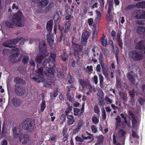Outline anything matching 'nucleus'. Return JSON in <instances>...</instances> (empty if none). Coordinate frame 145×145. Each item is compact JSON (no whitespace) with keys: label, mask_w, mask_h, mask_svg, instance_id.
<instances>
[{"label":"nucleus","mask_w":145,"mask_h":145,"mask_svg":"<svg viewBox=\"0 0 145 145\" xmlns=\"http://www.w3.org/2000/svg\"><path fill=\"white\" fill-rule=\"evenodd\" d=\"M145 8V1L140 2L137 3L136 5H130L127 7L125 9H131L135 8Z\"/></svg>","instance_id":"f8f14e48"},{"label":"nucleus","mask_w":145,"mask_h":145,"mask_svg":"<svg viewBox=\"0 0 145 145\" xmlns=\"http://www.w3.org/2000/svg\"><path fill=\"white\" fill-rule=\"evenodd\" d=\"M137 32L139 35H145V27L142 26H138L137 29Z\"/></svg>","instance_id":"5701e85b"},{"label":"nucleus","mask_w":145,"mask_h":145,"mask_svg":"<svg viewBox=\"0 0 145 145\" xmlns=\"http://www.w3.org/2000/svg\"><path fill=\"white\" fill-rule=\"evenodd\" d=\"M23 17L22 12L19 10L13 15L11 20L17 26L22 27L24 25L25 22V20L23 18Z\"/></svg>","instance_id":"f03ea898"},{"label":"nucleus","mask_w":145,"mask_h":145,"mask_svg":"<svg viewBox=\"0 0 145 145\" xmlns=\"http://www.w3.org/2000/svg\"><path fill=\"white\" fill-rule=\"evenodd\" d=\"M116 121L117 122L116 123V126H117L119 125V124L121 122V119L120 117L119 116H118L116 118Z\"/></svg>","instance_id":"6e6d98bb"},{"label":"nucleus","mask_w":145,"mask_h":145,"mask_svg":"<svg viewBox=\"0 0 145 145\" xmlns=\"http://www.w3.org/2000/svg\"><path fill=\"white\" fill-rule=\"evenodd\" d=\"M102 116L103 120H105L106 118V114L104 109L102 110Z\"/></svg>","instance_id":"13d9d810"},{"label":"nucleus","mask_w":145,"mask_h":145,"mask_svg":"<svg viewBox=\"0 0 145 145\" xmlns=\"http://www.w3.org/2000/svg\"><path fill=\"white\" fill-rule=\"evenodd\" d=\"M75 139L76 141L81 142H83L84 140L82 138L78 136H76L75 138Z\"/></svg>","instance_id":"bf43d9fd"},{"label":"nucleus","mask_w":145,"mask_h":145,"mask_svg":"<svg viewBox=\"0 0 145 145\" xmlns=\"http://www.w3.org/2000/svg\"><path fill=\"white\" fill-rule=\"evenodd\" d=\"M71 24L70 21H67L66 22L64 25L65 29L63 31L64 33L66 34H67L68 31L70 29Z\"/></svg>","instance_id":"4be33fe9"},{"label":"nucleus","mask_w":145,"mask_h":145,"mask_svg":"<svg viewBox=\"0 0 145 145\" xmlns=\"http://www.w3.org/2000/svg\"><path fill=\"white\" fill-rule=\"evenodd\" d=\"M29 59L28 56H24L22 60V62L24 65H27L28 63Z\"/></svg>","instance_id":"e433bc0d"},{"label":"nucleus","mask_w":145,"mask_h":145,"mask_svg":"<svg viewBox=\"0 0 145 145\" xmlns=\"http://www.w3.org/2000/svg\"><path fill=\"white\" fill-rule=\"evenodd\" d=\"M43 65L44 67L47 69L53 68L55 66L54 63L48 59H46L44 60Z\"/></svg>","instance_id":"ddd939ff"},{"label":"nucleus","mask_w":145,"mask_h":145,"mask_svg":"<svg viewBox=\"0 0 145 145\" xmlns=\"http://www.w3.org/2000/svg\"><path fill=\"white\" fill-rule=\"evenodd\" d=\"M21 41L20 42L21 44H24V39L23 38L18 37L17 38L12 40H7V41L3 42L2 43V45L4 47H9L10 48H12L15 46L14 45L19 42Z\"/></svg>","instance_id":"39448f33"},{"label":"nucleus","mask_w":145,"mask_h":145,"mask_svg":"<svg viewBox=\"0 0 145 145\" xmlns=\"http://www.w3.org/2000/svg\"><path fill=\"white\" fill-rule=\"evenodd\" d=\"M90 35V33L88 31H84L82 33L81 41L82 44L83 46L86 45Z\"/></svg>","instance_id":"1a4fd4ad"},{"label":"nucleus","mask_w":145,"mask_h":145,"mask_svg":"<svg viewBox=\"0 0 145 145\" xmlns=\"http://www.w3.org/2000/svg\"><path fill=\"white\" fill-rule=\"evenodd\" d=\"M14 23L13 22H5V25L8 28H13L14 26Z\"/></svg>","instance_id":"72a5a7b5"},{"label":"nucleus","mask_w":145,"mask_h":145,"mask_svg":"<svg viewBox=\"0 0 145 145\" xmlns=\"http://www.w3.org/2000/svg\"><path fill=\"white\" fill-rule=\"evenodd\" d=\"M39 51L40 54H39L37 56L35 59V61L37 63L40 64L42 62V60L44 57L48 56L49 53L47 52L46 47V46L45 41L42 40L40 41L39 45Z\"/></svg>","instance_id":"f257e3e1"},{"label":"nucleus","mask_w":145,"mask_h":145,"mask_svg":"<svg viewBox=\"0 0 145 145\" xmlns=\"http://www.w3.org/2000/svg\"><path fill=\"white\" fill-rule=\"evenodd\" d=\"M47 40L49 45L52 46L54 41L53 35L49 33L47 35Z\"/></svg>","instance_id":"6ab92c4d"},{"label":"nucleus","mask_w":145,"mask_h":145,"mask_svg":"<svg viewBox=\"0 0 145 145\" xmlns=\"http://www.w3.org/2000/svg\"><path fill=\"white\" fill-rule=\"evenodd\" d=\"M23 80L19 77H17L15 78L14 81L17 84H22L23 82Z\"/></svg>","instance_id":"37998d69"},{"label":"nucleus","mask_w":145,"mask_h":145,"mask_svg":"<svg viewBox=\"0 0 145 145\" xmlns=\"http://www.w3.org/2000/svg\"><path fill=\"white\" fill-rule=\"evenodd\" d=\"M96 138L97 139V142L99 144H102L103 143L104 140V137L102 135L97 136Z\"/></svg>","instance_id":"473e14b6"},{"label":"nucleus","mask_w":145,"mask_h":145,"mask_svg":"<svg viewBox=\"0 0 145 145\" xmlns=\"http://www.w3.org/2000/svg\"><path fill=\"white\" fill-rule=\"evenodd\" d=\"M21 125L24 130L31 132L33 130V126L30 118H26L21 123Z\"/></svg>","instance_id":"423d86ee"},{"label":"nucleus","mask_w":145,"mask_h":145,"mask_svg":"<svg viewBox=\"0 0 145 145\" xmlns=\"http://www.w3.org/2000/svg\"><path fill=\"white\" fill-rule=\"evenodd\" d=\"M67 129L65 127H64L62 131V134L63 137V140L64 142L67 140L68 138V134L67 133Z\"/></svg>","instance_id":"393cba45"},{"label":"nucleus","mask_w":145,"mask_h":145,"mask_svg":"<svg viewBox=\"0 0 145 145\" xmlns=\"http://www.w3.org/2000/svg\"><path fill=\"white\" fill-rule=\"evenodd\" d=\"M60 16L57 12L55 13L54 17V19L55 21H57L59 18Z\"/></svg>","instance_id":"4d7b16f0"},{"label":"nucleus","mask_w":145,"mask_h":145,"mask_svg":"<svg viewBox=\"0 0 145 145\" xmlns=\"http://www.w3.org/2000/svg\"><path fill=\"white\" fill-rule=\"evenodd\" d=\"M66 116L67 119V124L68 126H70L74 123L75 120L74 119V116L72 115Z\"/></svg>","instance_id":"a211bd4d"},{"label":"nucleus","mask_w":145,"mask_h":145,"mask_svg":"<svg viewBox=\"0 0 145 145\" xmlns=\"http://www.w3.org/2000/svg\"><path fill=\"white\" fill-rule=\"evenodd\" d=\"M129 95L130 97L132 98H134L135 95V91L134 90H132L129 91Z\"/></svg>","instance_id":"864d4df0"},{"label":"nucleus","mask_w":145,"mask_h":145,"mask_svg":"<svg viewBox=\"0 0 145 145\" xmlns=\"http://www.w3.org/2000/svg\"><path fill=\"white\" fill-rule=\"evenodd\" d=\"M48 2L47 0H44L40 2H39L38 4L41 7H43L47 5Z\"/></svg>","instance_id":"58836bf2"},{"label":"nucleus","mask_w":145,"mask_h":145,"mask_svg":"<svg viewBox=\"0 0 145 145\" xmlns=\"http://www.w3.org/2000/svg\"><path fill=\"white\" fill-rule=\"evenodd\" d=\"M94 111L95 113L97 114H99L100 113V111L97 105H95L94 107Z\"/></svg>","instance_id":"a18cd8bd"},{"label":"nucleus","mask_w":145,"mask_h":145,"mask_svg":"<svg viewBox=\"0 0 145 145\" xmlns=\"http://www.w3.org/2000/svg\"><path fill=\"white\" fill-rule=\"evenodd\" d=\"M55 71L53 68H50L46 69L44 71V73L46 76L49 78L52 77L54 76V72Z\"/></svg>","instance_id":"dca6fc26"},{"label":"nucleus","mask_w":145,"mask_h":145,"mask_svg":"<svg viewBox=\"0 0 145 145\" xmlns=\"http://www.w3.org/2000/svg\"><path fill=\"white\" fill-rule=\"evenodd\" d=\"M105 36L104 35H103V37L101 39V43L102 45L104 46H106L107 44V41L106 39H105Z\"/></svg>","instance_id":"f704fd0d"},{"label":"nucleus","mask_w":145,"mask_h":145,"mask_svg":"<svg viewBox=\"0 0 145 145\" xmlns=\"http://www.w3.org/2000/svg\"><path fill=\"white\" fill-rule=\"evenodd\" d=\"M83 121L81 120H80L78 121L77 127L80 129L81 127L83 125Z\"/></svg>","instance_id":"de8ad7c7"},{"label":"nucleus","mask_w":145,"mask_h":145,"mask_svg":"<svg viewBox=\"0 0 145 145\" xmlns=\"http://www.w3.org/2000/svg\"><path fill=\"white\" fill-rule=\"evenodd\" d=\"M67 97L69 101L71 103H72L74 102V95H70L67 96Z\"/></svg>","instance_id":"c03bdc74"},{"label":"nucleus","mask_w":145,"mask_h":145,"mask_svg":"<svg viewBox=\"0 0 145 145\" xmlns=\"http://www.w3.org/2000/svg\"><path fill=\"white\" fill-rule=\"evenodd\" d=\"M135 18L138 19H145V11L141 10H136L135 11Z\"/></svg>","instance_id":"9d476101"},{"label":"nucleus","mask_w":145,"mask_h":145,"mask_svg":"<svg viewBox=\"0 0 145 145\" xmlns=\"http://www.w3.org/2000/svg\"><path fill=\"white\" fill-rule=\"evenodd\" d=\"M56 56V55L55 54L52 53L50 56L49 57L48 59H50L54 63L55 61Z\"/></svg>","instance_id":"a19ab883"},{"label":"nucleus","mask_w":145,"mask_h":145,"mask_svg":"<svg viewBox=\"0 0 145 145\" xmlns=\"http://www.w3.org/2000/svg\"><path fill=\"white\" fill-rule=\"evenodd\" d=\"M71 47L74 50V56H78L79 53L82 52L83 46L74 43L72 40L71 41Z\"/></svg>","instance_id":"0eeeda50"},{"label":"nucleus","mask_w":145,"mask_h":145,"mask_svg":"<svg viewBox=\"0 0 145 145\" xmlns=\"http://www.w3.org/2000/svg\"><path fill=\"white\" fill-rule=\"evenodd\" d=\"M19 54V52H16L12 54L11 57H13V59L15 60L16 58L18 56Z\"/></svg>","instance_id":"69168bd1"},{"label":"nucleus","mask_w":145,"mask_h":145,"mask_svg":"<svg viewBox=\"0 0 145 145\" xmlns=\"http://www.w3.org/2000/svg\"><path fill=\"white\" fill-rule=\"evenodd\" d=\"M129 58L134 61H138L142 60L144 56L143 51L134 50L129 52L128 53Z\"/></svg>","instance_id":"7ed1b4c3"},{"label":"nucleus","mask_w":145,"mask_h":145,"mask_svg":"<svg viewBox=\"0 0 145 145\" xmlns=\"http://www.w3.org/2000/svg\"><path fill=\"white\" fill-rule=\"evenodd\" d=\"M65 71H64L63 69H61L59 72V75H60L61 76V77L62 78H64V74L65 73Z\"/></svg>","instance_id":"3c124183"},{"label":"nucleus","mask_w":145,"mask_h":145,"mask_svg":"<svg viewBox=\"0 0 145 145\" xmlns=\"http://www.w3.org/2000/svg\"><path fill=\"white\" fill-rule=\"evenodd\" d=\"M78 80L83 89H87L88 88L89 86L90 85L88 84H87L84 80L79 78L78 79Z\"/></svg>","instance_id":"412c9836"},{"label":"nucleus","mask_w":145,"mask_h":145,"mask_svg":"<svg viewBox=\"0 0 145 145\" xmlns=\"http://www.w3.org/2000/svg\"><path fill=\"white\" fill-rule=\"evenodd\" d=\"M112 10H108L106 16V20L108 22H111L113 18Z\"/></svg>","instance_id":"aec40b11"},{"label":"nucleus","mask_w":145,"mask_h":145,"mask_svg":"<svg viewBox=\"0 0 145 145\" xmlns=\"http://www.w3.org/2000/svg\"><path fill=\"white\" fill-rule=\"evenodd\" d=\"M91 128L93 133H96L97 131V129L95 125H92L91 126Z\"/></svg>","instance_id":"8fccbe9b"},{"label":"nucleus","mask_w":145,"mask_h":145,"mask_svg":"<svg viewBox=\"0 0 145 145\" xmlns=\"http://www.w3.org/2000/svg\"><path fill=\"white\" fill-rule=\"evenodd\" d=\"M99 63H102L103 62L104 57L103 55L101 52L99 54Z\"/></svg>","instance_id":"49530a36"},{"label":"nucleus","mask_w":145,"mask_h":145,"mask_svg":"<svg viewBox=\"0 0 145 145\" xmlns=\"http://www.w3.org/2000/svg\"><path fill=\"white\" fill-rule=\"evenodd\" d=\"M54 82L53 79H45L43 81L44 86L46 87H48L50 86Z\"/></svg>","instance_id":"f3484780"},{"label":"nucleus","mask_w":145,"mask_h":145,"mask_svg":"<svg viewBox=\"0 0 145 145\" xmlns=\"http://www.w3.org/2000/svg\"><path fill=\"white\" fill-rule=\"evenodd\" d=\"M13 135L15 138L18 137L19 136V134L17 132V129L16 127H14L12 128Z\"/></svg>","instance_id":"4c0bfd02"},{"label":"nucleus","mask_w":145,"mask_h":145,"mask_svg":"<svg viewBox=\"0 0 145 145\" xmlns=\"http://www.w3.org/2000/svg\"><path fill=\"white\" fill-rule=\"evenodd\" d=\"M46 107V102L45 101H43L41 103L40 106V110L41 112H43Z\"/></svg>","instance_id":"79ce46f5"},{"label":"nucleus","mask_w":145,"mask_h":145,"mask_svg":"<svg viewBox=\"0 0 145 145\" xmlns=\"http://www.w3.org/2000/svg\"><path fill=\"white\" fill-rule=\"evenodd\" d=\"M116 139V137L114 135H113V143L114 145H115L117 144V141Z\"/></svg>","instance_id":"0e129e2a"},{"label":"nucleus","mask_w":145,"mask_h":145,"mask_svg":"<svg viewBox=\"0 0 145 145\" xmlns=\"http://www.w3.org/2000/svg\"><path fill=\"white\" fill-rule=\"evenodd\" d=\"M62 60L65 61L67 60L68 58V54L66 52H64L60 56Z\"/></svg>","instance_id":"7c9ffc66"},{"label":"nucleus","mask_w":145,"mask_h":145,"mask_svg":"<svg viewBox=\"0 0 145 145\" xmlns=\"http://www.w3.org/2000/svg\"><path fill=\"white\" fill-rule=\"evenodd\" d=\"M61 33V35L59 37V42H61L62 40H65L66 36H67L66 33H65L63 32V33Z\"/></svg>","instance_id":"ea45409f"},{"label":"nucleus","mask_w":145,"mask_h":145,"mask_svg":"<svg viewBox=\"0 0 145 145\" xmlns=\"http://www.w3.org/2000/svg\"><path fill=\"white\" fill-rule=\"evenodd\" d=\"M92 121L95 124L98 123L99 122V119L96 116H93L92 118Z\"/></svg>","instance_id":"603ef678"},{"label":"nucleus","mask_w":145,"mask_h":145,"mask_svg":"<svg viewBox=\"0 0 145 145\" xmlns=\"http://www.w3.org/2000/svg\"><path fill=\"white\" fill-rule=\"evenodd\" d=\"M43 68L40 67L36 70V73H32L30 74V78L34 81L40 82L43 81Z\"/></svg>","instance_id":"20e7f679"},{"label":"nucleus","mask_w":145,"mask_h":145,"mask_svg":"<svg viewBox=\"0 0 145 145\" xmlns=\"http://www.w3.org/2000/svg\"><path fill=\"white\" fill-rule=\"evenodd\" d=\"M100 81L99 86L100 87L103 88H104V77L102 75L100 74H98Z\"/></svg>","instance_id":"bb28decb"},{"label":"nucleus","mask_w":145,"mask_h":145,"mask_svg":"<svg viewBox=\"0 0 145 145\" xmlns=\"http://www.w3.org/2000/svg\"><path fill=\"white\" fill-rule=\"evenodd\" d=\"M19 138L20 142L22 144H26L29 140V136L27 134H21Z\"/></svg>","instance_id":"9b49d317"},{"label":"nucleus","mask_w":145,"mask_h":145,"mask_svg":"<svg viewBox=\"0 0 145 145\" xmlns=\"http://www.w3.org/2000/svg\"><path fill=\"white\" fill-rule=\"evenodd\" d=\"M138 102L140 104L142 105L144 103H145V100L142 98L140 97L139 99Z\"/></svg>","instance_id":"e2e57ef3"},{"label":"nucleus","mask_w":145,"mask_h":145,"mask_svg":"<svg viewBox=\"0 0 145 145\" xmlns=\"http://www.w3.org/2000/svg\"><path fill=\"white\" fill-rule=\"evenodd\" d=\"M132 137H133L135 138H137L139 139V137L137 135V133L135 132L134 131H132Z\"/></svg>","instance_id":"338daca9"},{"label":"nucleus","mask_w":145,"mask_h":145,"mask_svg":"<svg viewBox=\"0 0 145 145\" xmlns=\"http://www.w3.org/2000/svg\"><path fill=\"white\" fill-rule=\"evenodd\" d=\"M72 18V17L71 16V14H68L67 15L65 16V18L66 20H68V21H70L71 20Z\"/></svg>","instance_id":"052dcab7"},{"label":"nucleus","mask_w":145,"mask_h":145,"mask_svg":"<svg viewBox=\"0 0 145 145\" xmlns=\"http://www.w3.org/2000/svg\"><path fill=\"white\" fill-rule=\"evenodd\" d=\"M67 79L68 82L70 84H72L75 81V79L74 77L72 76L70 73L68 74L67 75Z\"/></svg>","instance_id":"c85d7f7f"},{"label":"nucleus","mask_w":145,"mask_h":145,"mask_svg":"<svg viewBox=\"0 0 145 145\" xmlns=\"http://www.w3.org/2000/svg\"><path fill=\"white\" fill-rule=\"evenodd\" d=\"M53 25V21L52 20H49L47 23L46 29L50 33L52 30Z\"/></svg>","instance_id":"b1692460"},{"label":"nucleus","mask_w":145,"mask_h":145,"mask_svg":"<svg viewBox=\"0 0 145 145\" xmlns=\"http://www.w3.org/2000/svg\"><path fill=\"white\" fill-rule=\"evenodd\" d=\"M93 79L94 82V83L96 85L97 84L98 82V77L97 75H94Z\"/></svg>","instance_id":"680f3d73"},{"label":"nucleus","mask_w":145,"mask_h":145,"mask_svg":"<svg viewBox=\"0 0 145 145\" xmlns=\"http://www.w3.org/2000/svg\"><path fill=\"white\" fill-rule=\"evenodd\" d=\"M119 94L121 98L124 101L123 103L125 104L124 102H126L127 101L126 96L124 93L121 91H120L119 92Z\"/></svg>","instance_id":"2f4dec72"},{"label":"nucleus","mask_w":145,"mask_h":145,"mask_svg":"<svg viewBox=\"0 0 145 145\" xmlns=\"http://www.w3.org/2000/svg\"><path fill=\"white\" fill-rule=\"evenodd\" d=\"M132 127L134 128L135 127L136 124L137 123V121L135 119V118H132L131 119Z\"/></svg>","instance_id":"09e8293b"},{"label":"nucleus","mask_w":145,"mask_h":145,"mask_svg":"<svg viewBox=\"0 0 145 145\" xmlns=\"http://www.w3.org/2000/svg\"><path fill=\"white\" fill-rule=\"evenodd\" d=\"M127 77L129 80L131 81L132 84L134 85L135 83V80L131 74L128 72L127 74Z\"/></svg>","instance_id":"a878e982"},{"label":"nucleus","mask_w":145,"mask_h":145,"mask_svg":"<svg viewBox=\"0 0 145 145\" xmlns=\"http://www.w3.org/2000/svg\"><path fill=\"white\" fill-rule=\"evenodd\" d=\"M11 102L13 106L18 107L21 105L22 101L18 98L14 97L12 99Z\"/></svg>","instance_id":"2eb2a0df"},{"label":"nucleus","mask_w":145,"mask_h":145,"mask_svg":"<svg viewBox=\"0 0 145 145\" xmlns=\"http://www.w3.org/2000/svg\"><path fill=\"white\" fill-rule=\"evenodd\" d=\"M14 90L16 95L19 96L23 95L25 92V88L23 86L18 85L15 86Z\"/></svg>","instance_id":"6e6552de"},{"label":"nucleus","mask_w":145,"mask_h":145,"mask_svg":"<svg viewBox=\"0 0 145 145\" xmlns=\"http://www.w3.org/2000/svg\"><path fill=\"white\" fill-rule=\"evenodd\" d=\"M116 41L119 46L121 48H123V42L120 35H118L116 39Z\"/></svg>","instance_id":"cd10ccee"},{"label":"nucleus","mask_w":145,"mask_h":145,"mask_svg":"<svg viewBox=\"0 0 145 145\" xmlns=\"http://www.w3.org/2000/svg\"><path fill=\"white\" fill-rule=\"evenodd\" d=\"M67 106V108L65 112V113L66 116L70 115V114H68L72 111V106H70V105L69 104H68Z\"/></svg>","instance_id":"c9c22d12"},{"label":"nucleus","mask_w":145,"mask_h":145,"mask_svg":"<svg viewBox=\"0 0 145 145\" xmlns=\"http://www.w3.org/2000/svg\"><path fill=\"white\" fill-rule=\"evenodd\" d=\"M97 33V30L96 29H94L93 32L92 38H94L95 37H96Z\"/></svg>","instance_id":"774afa93"},{"label":"nucleus","mask_w":145,"mask_h":145,"mask_svg":"<svg viewBox=\"0 0 145 145\" xmlns=\"http://www.w3.org/2000/svg\"><path fill=\"white\" fill-rule=\"evenodd\" d=\"M86 133L87 135H89L88 136L86 137L85 135H81V137L84 140H87L88 139H91V138L92 137H93V135L89 133L87 131L86 132Z\"/></svg>","instance_id":"c756f323"},{"label":"nucleus","mask_w":145,"mask_h":145,"mask_svg":"<svg viewBox=\"0 0 145 145\" xmlns=\"http://www.w3.org/2000/svg\"><path fill=\"white\" fill-rule=\"evenodd\" d=\"M144 40H141L139 41L136 44L135 46L136 50L143 51L144 53H145V46L144 45Z\"/></svg>","instance_id":"4468645a"},{"label":"nucleus","mask_w":145,"mask_h":145,"mask_svg":"<svg viewBox=\"0 0 145 145\" xmlns=\"http://www.w3.org/2000/svg\"><path fill=\"white\" fill-rule=\"evenodd\" d=\"M80 111V109L78 108H74V114L75 116H77L79 112Z\"/></svg>","instance_id":"5fc2aeb1"}]
</instances>
